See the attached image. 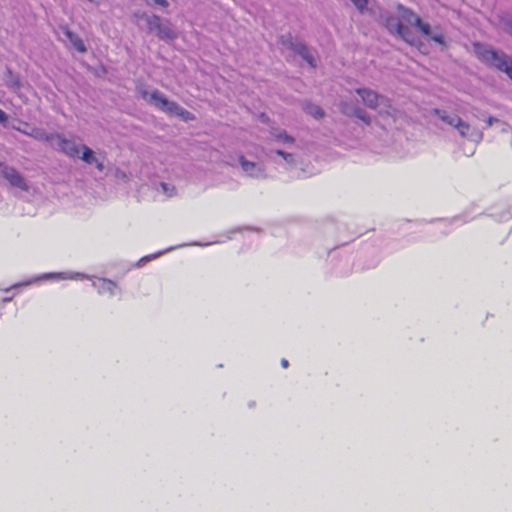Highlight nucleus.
Returning a JSON list of instances; mask_svg holds the SVG:
<instances>
[{
	"mask_svg": "<svg viewBox=\"0 0 512 512\" xmlns=\"http://www.w3.org/2000/svg\"><path fill=\"white\" fill-rule=\"evenodd\" d=\"M267 141L270 143H278L283 146V148H269L265 154L266 157L276 163L282 164V162L278 161V157L282 158L287 168L294 167L297 163V157L295 153L288 151L296 144V139L288 134V132L280 127L271 126L269 129V137Z\"/></svg>",
	"mask_w": 512,
	"mask_h": 512,
	"instance_id": "f257e3e1",
	"label": "nucleus"
},
{
	"mask_svg": "<svg viewBox=\"0 0 512 512\" xmlns=\"http://www.w3.org/2000/svg\"><path fill=\"white\" fill-rule=\"evenodd\" d=\"M474 52L481 62L506 73L512 80V58L509 55L481 43L474 44Z\"/></svg>",
	"mask_w": 512,
	"mask_h": 512,
	"instance_id": "f03ea898",
	"label": "nucleus"
},
{
	"mask_svg": "<svg viewBox=\"0 0 512 512\" xmlns=\"http://www.w3.org/2000/svg\"><path fill=\"white\" fill-rule=\"evenodd\" d=\"M355 92L367 108L377 111L380 115L395 116L397 110L388 97L367 87L357 88Z\"/></svg>",
	"mask_w": 512,
	"mask_h": 512,
	"instance_id": "7ed1b4c3",
	"label": "nucleus"
},
{
	"mask_svg": "<svg viewBox=\"0 0 512 512\" xmlns=\"http://www.w3.org/2000/svg\"><path fill=\"white\" fill-rule=\"evenodd\" d=\"M142 97L162 111L177 115L186 121L194 119L192 113L182 108L178 103L167 99L165 95L158 90H153L152 92L143 91Z\"/></svg>",
	"mask_w": 512,
	"mask_h": 512,
	"instance_id": "20e7f679",
	"label": "nucleus"
},
{
	"mask_svg": "<svg viewBox=\"0 0 512 512\" xmlns=\"http://www.w3.org/2000/svg\"><path fill=\"white\" fill-rule=\"evenodd\" d=\"M49 145L54 150L73 159L79 158L82 153V145L77 144L74 139L66 138L61 133H51Z\"/></svg>",
	"mask_w": 512,
	"mask_h": 512,
	"instance_id": "39448f33",
	"label": "nucleus"
},
{
	"mask_svg": "<svg viewBox=\"0 0 512 512\" xmlns=\"http://www.w3.org/2000/svg\"><path fill=\"white\" fill-rule=\"evenodd\" d=\"M278 43L283 49L291 50L301 56L311 67H316V60L303 41L293 38L291 34H286L279 37Z\"/></svg>",
	"mask_w": 512,
	"mask_h": 512,
	"instance_id": "423d86ee",
	"label": "nucleus"
},
{
	"mask_svg": "<svg viewBox=\"0 0 512 512\" xmlns=\"http://www.w3.org/2000/svg\"><path fill=\"white\" fill-rule=\"evenodd\" d=\"M147 27L149 31L155 32L162 40H174L177 33L169 21H163L159 16L152 15L147 17Z\"/></svg>",
	"mask_w": 512,
	"mask_h": 512,
	"instance_id": "0eeeda50",
	"label": "nucleus"
},
{
	"mask_svg": "<svg viewBox=\"0 0 512 512\" xmlns=\"http://www.w3.org/2000/svg\"><path fill=\"white\" fill-rule=\"evenodd\" d=\"M384 25L391 34L397 35L406 43L410 45L416 44L417 39L412 34V32L402 24V22L399 20V17L397 18L393 15H387L384 20Z\"/></svg>",
	"mask_w": 512,
	"mask_h": 512,
	"instance_id": "6e6552de",
	"label": "nucleus"
},
{
	"mask_svg": "<svg viewBox=\"0 0 512 512\" xmlns=\"http://www.w3.org/2000/svg\"><path fill=\"white\" fill-rule=\"evenodd\" d=\"M240 167L244 175L255 179H265L267 177L266 165L260 161H250L245 156L238 158Z\"/></svg>",
	"mask_w": 512,
	"mask_h": 512,
	"instance_id": "1a4fd4ad",
	"label": "nucleus"
},
{
	"mask_svg": "<svg viewBox=\"0 0 512 512\" xmlns=\"http://www.w3.org/2000/svg\"><path fill=\"white\" fill-rule=\"evenodd\" d=\"M0 176L8 181V183L13 187L19 188L23 191L29 190V186L25 178L18 170L12 166L6 165L4 163L0 165Z\"/></svg>",
	"mask_w": 512,
	"mask_h": 512,
	"instance_id": "9d476101",
	"label": "nucleus"
},
{
	"mask_svg": "<svg viewBox=\"0 0 512 512\" xmlns=\"http://www.w3.org/2000/svg\"><path fill=\"white\" fill-rule=\"evenodd\" d=\"M340 111L349 117H355L365 124L369 125L371 123V117L369 114L362 108H360L357 104L341 101L339 104Z\"/></svg>",
	"mask_w": 512,
	"mask_h": 512,
	"instance_id": "9b49d317",
	"label": "nucleus"
},
{
	"mask_svg": "<svg viewBox=\"0 0 512 512\" xmlns=\"http://www.w3.org/2000/svg\"><path fill=\"white\" fill-rule=\"evenodd\" d=\"M459 135L463 138L474 142H480L483 138V133L475 127H472L467 122L460 118V123H457L454 127Z\"/></svg>",
	"mask_w": 512,
	"mask_h": 512,
	"instance_id": "f8f14e48",
	"label": "nucleus"
},
{
	"mask_svg": "<svg viewBox=\"0 0 512 512\" xmlns=\"http://www.w3.org/2000/svg\"><path fill=\"white\" fill-rule=\"evenodd\" d=\"M82 153L79 159L83 160L88 165H94L99 172H103L105 169L104 158L98 157L96 153L86 145L81 147Z\"/></svg>",
	"mask_w": 512,
	"mask_h": 512,
	"instance_id": "ddd939ff",
	"label": "nucleus"
},
{
	"mask_svg": "<svg viewBox=\"0 0 512 512\" xmlns=\"http://www.w3.org/2000/svg\"><path fill=\"white\" fill-rule=\"evenodd\" d=\"M92 285L97 289L99 294L108 293L110 296H113L117 290V284L114 281L106 278H98L97 280L93 281Z\"/></svg>",
	"mask_w": 512,
	"mask_h": 512,
	"instance_id": "4468645a",
	"label": "nucleus"
},
{
	"mask_svg": "<svg viewBox=\"0 0 512 512\" xmlns=\"http://www.w3.org/2000/svg\"><path fill=\"white\" fill-rule=\"evenodd\" d=\"M16 130H18L19 132H21L29 137L34 138L35 140L46 142L48 144L51 139V133L46 132V130H44L43 128H39V127H32L29 129L16 128Z\"/></svg>",
	"mask_w": 512,
	"mask_h": 512,
	"instance_id": "2eb2a0df",
	"label": "nucleus"
},
{
	"mask_svg": "<svg viewBox=\"0 0 512 512\" xmlns=\"http://www.w3.org/2000/svg\"><path fill=\"white\" fill-rule=\"evenodd\" d=\"M398 17L400 21L406 22L412 26L420 22V17L414 11L403 5L398 6Z\"/></svg>",
	"mask_w": 512,
	"mask_h": 512,
	"instance_id": "dca6fc26",
	"label": "nucleus"
},
{
	"mask_svg": "<svg viewBox=\"0 0 512 512\" xmlns=\"http://www.w3.org/2000/svg\"><path fill=\"white\" fill-rule=\"evenodd\" d=\"M63 34L66 37V39L70 42V44L80 53H85L87 51V48L82 41V39L75 33H73L69 28L63 27L62 28Z\"/></svg>",
	"mask_w": 512,
	"mask_h": 512,
	"instance_id": "f3484780",
	"label": "nucleus"
},
{
	"mask_svg": "<svg viewBox=\"0 0 512 512\" xmlns=\"http://www.w3.org/2000/svg\"><path fill=\"white\" fill-rule=\"evenodd\" d=\"M434 114L444 123L451 127H455L457 123H460V117L456 114L449 113L446 110L435 109Z\"/></svg>",
	"mask_w": 512,
	"mask_h": 512,
	"instance_id": "a211bd4d",
	"label": "nucleus"
},
{
	"mask_svg": "<svg viewBox=\"0 0 512 512\" xmlns=\"http://www.w3.org/2000/svg\"><path fill=\"white\" fill-rule=\"evenodd\" d=\"M5 85L13 92H18L22 87L20 77L14 74L10 69H7L5 76Z\"/></svg>",
	"mask_w": 512,
	"mask_h": 512,
	"instance_id": "6ab92c4d",
	"label": "nucleus"
},
{
	"mask_svg": "<svg viewBox=\"0 0 512 512\" xmlns=\"http://www.w3.org/2000/svg\"><path fill=\"white\" fill-rule=\"evenodd\" d=\"M303 109L307 114L313 116L316 119H320L324 116L323 109L314 103L305 102L303 104Z\"/></svg>",
	"mask_w": 512,
	"mask_h": 512,
	"instance_id": "aec40b11",
	"label": "nucleus"
},
{
	"mask_svg": "<svg viewBox=\"0 0 512 512\" xmlns=\"http://www.w3.org/2000/svg\"><path fill=\"white\" fill-rule=\"evenodd\" d=\"M156 190L158 192H161L163 193L164 195H166L167 197H172L176 194V188L175 186L169 184V183H165V182H160L157 187H156Z\"/></svg>",
	"mask_w": 512,
	"mask_h": 512,
	"instance_id": "412c9836",
	"label": "nucleus"
},
{
	"mask_svg": "<svg viewBox=\"0 0 512 512\" xmlns=\"http://www.w3.org/2000/svg\"><path fill=\"white\" fill-rule=\"evenodd\" d=\"M415 27L418 28L420 30V32L425 36L431 35L430 25L428 23L423 22L421 19H420L419 24H415Z\"/></svg>",
	"mask_w": 512,
	"mask_h": 512,
	"instance_id": "4be33fe9",
	"label": "nucleus"
},
{
	"mask_svg": "<svg viewBox=\"0 0 512 512\" xmlns=\"http://www.w3.org/2000/svg\"><path fill=\"white\" fill-rule=\"evenodd\" d=\"M350 1L355 5V7L360 12H364L367 7V4H368L367 0H350Z\"/></svg>",
	"mask_w": 512,
	"mask_h": 512,
	"instance_id": "5701e85b",
	"label": "nucleus"
},
{
	"mask_svg": "<svg viewBox=\"0 0 512 512\" xmlns=\"http://www.w3.org/2000/svg\"><path fill=\"white\" fill-rule=\"evenodd\" d=\"M431 39L439 44L444 43V37L441 34L430 35Z\"/></svg>",
	"mask_w": 512,
	"mask_h": 512,
	"instance_id": "b1692460",
	"label": "nucleus"
},
{
	"mask_svg": "<svg viewBox=\"0 0 512 512\" xmlns=\"http://www.w3.org/2000/svg\"><path fill=\"white\" fill-rule=\"evenodd\" d=\"M7 120H8L7 114L3 110L0 109V123L5 124L7 122Z\"/></svg>",
	"mask_w": 512,
	"mask_h": 512,
	"instance_id": "393cba45",
	"label": "nucleus"
},
{
	"mask_svg": "<svg viewBox=\"0 0 512 512\" xmlns=\"http://www.w3.org/2000/svg\"><path fill=\"white\" fill-rule=\"evenodd\" d=\"M499 120L495 117L489 116L486 120L488 126H492L494 123L498 122Z\"/></svg>",
	"mask_w": 512,
	"mask_h": 512,
	"instance_id": "a878e982",
	"label": "nucleus"
},
{
	"mask_svg": "<svg viewBox=\"0 0 512 512\" xmlns=\"http://www.w3.org/2000/svg\"><path fill=\"white\" fill-rule=\"evenodd\" d=\"M153 1L155 4H158L162 7H167L169 5L167 0H153Z\"/></svg>",
	"mask_w": 512,
	"mask_h": 512,
	"instance_id": "bb28decb",
	"label": "nucleus"
},
{
	"mask_svg": "<svg viewBox=\"0 0 512 512\" xmlns=\"http://www.w3.org/2000/svg\"><path fill=\"white\" fill-rule=\"evenodd\" d=\"M50 276L57 277V278H67L66 276H64V274H63V273H58V274H47V275H45V277H50Z\"/></svg>",
	"mask_w": 512,
	"mask_h": 512,
	"instance_id": "cd10ccee",
	"label": "nucleus"
},
{
	"mask_svg": "<svg viewBox=\"0 0 512 512\" xmlns=\"http://www.w3.org/2000/svg\"><path fill=\"white\" fill-rule=\"evenodd\" d=\"M281 365L283 368H287L289 366V362L287 359H282L281 360Z\"/></svg>",
	"mask_w": 512,
	"mask_h": 512,
	"instance_id": "c85d7f7f",
	"label": "nucleus"
},
{
	"mask_svg": "<svg viewBox=\"0 0 512 512\" xmlns=\"http://www.w3.org/2000/svg\"><path fill=\"white\" fill-rule=\"evenodd\" d=\"M261 119H262L263 121H267V120H268V117H267V116H265V114H261Z\"/></svg>",
	"mask_w": 512,
	"mask_h": 512,
	"instance_id": "c756f323",
	"label": "nucleus"
},
{
	"mask_svg": "<svg viewBox=\"0 0 512 512\" xmlns=\"http://www.w3.org/2000/svg\"><path fill=\"white\" fill-rule=\"evenodd\" d=\"M80 274L79 273H76L74 276H70L69 278H76V277H79Z\"/></svg>",
	"mask_w": 512,
	"mask_h": 512,
	"instance_id": "7c9ffc66",
	"label": "nucleus"
},
{
	"mask_svg": "<svg viewBox=\"0 0 512 512\" xmlns=\"http://www.w3.org/2000/svg\"><path fill=\"white\" fill-rule=\"evenodd\" d=\"M501 218H502V219H506V218H507V216H506V215H502V216H501Z\"/></svg>",
	"mask_w": 512,
	"mask_h": 512,
	"instance_id": "2f4dec72",
	"label": "nucleus"
},
{
	"mask_svg": "<svg viewBox=\"0 0 512 512\" xmlns=\"http://www.w3.org/2000/svg\"><path fill=\"white\" fill-rule=\"evenodd\" d=\"M160 254H161V253H159V255H160ZM157 256H158V254L153 255V256H152V258H156Z\"/></svg>",
	"mask_w": 512,
	"mask_h": 512,
	"instance_id": "473e14b6",
	"label": "nucleus"
},
{
	"mask_svg": "<svg viewBox=\"0 0 512 512\" xmlns=\"http://www.w3.org/2000/svg\"><path fill=\"white\" fill-rule=\"evenodd\" d=\"M2 164H3V163H2V162H0V165H2Z\"/></svg>",
	"mask_w": 512,
	"mask_h": 512,
	"instance_id": "72a5a7b5",
	"label": "nucleus"
}]
</instances>
